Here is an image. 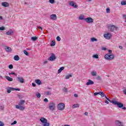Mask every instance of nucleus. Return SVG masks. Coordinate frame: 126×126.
<instances>
[{
	"mask_svg": "<svg viewBox=\"0 0 126 126\" xmlns=\"http://www.w3.org/2000/svg\"><path fill=\"white\" fill-rule=\"evenodd\" d=\"M36 96L37 97V98H40L41 97V94L39 93H36Z\"/></svg>",
	"mask_w": 126,
	"mask_h": 126,
	"instance_id": "31",
	"label": "nucleus"
},
{
	"mask_svg": "<svg viewBox=\"0 0 126 126\" xmlns=\"http://www.w3.org/2000/svg\"><path fill=\"white\" fill-rule=\"evenodd\" d=\"M9 68H10V69H12V68H13V65L12 64H10L9 65Z\"/></svg>",
	"mask_w": 126,
	"mask_h": 126,
	"instance_id": "36",
	"label": "nucleus"
},
{
	"mask_svg": "<svg viewBox=\"0 0 126 126\" xmlns=\"http://www.w3.org/2000/svg\"><path fill=\"white\" fill-rule=\"evenodd\" d=\"M11 74H13L14 75H16L15 72H11L9 73V75H11Z\"/></svg>",
	"mask_w": 126,
	"mask_h": 126,
	"instance_id": "44",
	"label": "nucleus"
},
{
	"mask_svg": "<svg viewBox=\"0 0 126 126\" xmlns=\"http://www.w3.org/2000/svg\"><path fill=\"white\" fill-rule=\"evenodd\" d=\"M123 93H124V94H125V95H126V89L123 91Z\"/></svg>",
	"mask_w": 126,
	"mask_h": 126,
	"instance_id": "50",
	"label": "nucleus"
},
{
	"mask_svg": "<svg viewBox=\"0 0 126 126\" xmlns=\"http://www.w3.org/2000/svg\"><path fill=\"white\" fill-rule=\"evenodd\" d=\"M17 124V122L16 121H14L13 123H11V126H13V125H16Z\"/></svg>",
	"mask_w": 126,
	"mask_h": 126,
	"instance_id": "38",
	"label": "nucleus"
},
{
	"mask_svg": "<svg viewBox=\"0 0 126 126\" xmlns=\"http://www.w3.org/2000/svg\"><path fill=\"white\" fill-rule=\"evenodd\" d=\"M35 83L38 84V85H41L42 84V82H41V81L39 79H37L35 80Z\"/></svg>",
	"mask_w": 126,
	"mask_h": 126,
	"instance_id": "21",
	"label": "nucleus"
},
{
	"mask_svg": "<svg viewBox=\"0 0 126 126\" xmlns=\"http://www.w3.org/2000/svg\"><path fill=\"white\" fill-rule=\"evenodd\" d=\"M4 109V106H3V105L0 106V110H3Z\"/></svg>",
	"mask_w": 126,
	"mask_h": 126,
	"instance_id": "39",
	"label": "nucleus"
},
{
	"mask_svg": "<svg viewBox=\"0 0 126 126\" xmlns=\"http://www.w3.org/2000/svg\"><path fill=\"white\" fill-rule=\"evenodd\" d=\"M48 109L50 111H55L56 110V103L51 101L48 104Z\"/></svg>",
	"mask_w": 126,
	"mask_h": 126,
	"instance_id": "2",
	"label": "nucleus"
},
{
	"mask_svg": "<svg viewBox=\"0 0 126 126\" xmlns=\"http://www.w3.org/2000/svg\"><path fill=\"white\" fill-rule=\"evenodd\" d=\"M74 97H78V95L77 94H74Z\"/></svg>",
	"mask_w": 126,
	"mask_h": 126,
	"instance_id": "51",
	"label": "nucleus"
},
{
	"mask_svg": "<svg viewBox=\"0 0 126 126\" xmlns=\"http://www.w3.org/2000/svg\"><path fill=\"white\" fill-rule=\"evenodd\" d=\"M24 54L26 55V56H29V53L26 51V50H24Z\"/></svg>",
	"mask_w": 126,
	"mask_h": 126,
	"instance_id": "33",
	"label": "nucleus"
},
{
	"mask_svg": "<svg viewBox=\"0 0 126 126\" xmlns=\"http://www.w3.org/2000/svg\"><path fill=\"white\" fill-rule=\"evenodd\" d=\"M40 122L43 124V126H50V123H48V120L44 118V117H42L40 118Z\"/></svg>",
	"mask_w": 126,
	"mask_h": 126,
	"instance_id": "3",
	"label": "nucleus"
},
{
	"mask_svg": "<svg viewBox=\"0 0 126 126\" xmlns=\"http://www.w3.org/2000/svg\"><path fill=\"white\" fill-rule=\"evenodd\" d=\"M123 16V17H124L125 19L126 20V15L124 14Z\"/></svg>",
	"mask_w": 126,
	"mask_h": 126,
	"instance_id": "52",
	"label": "nucleus"
},
{
	"mask_svg": "<svg viewBox=\"0 0 126 126\" xmlns=\"http://www.w3.org/2000/svg\"><path fill=\"white\" fill-rule=\"evenodd\" d=\"M4 124L2 122L0 121V126H4Z\"/></svg>",
	"mask_w": 126,
	"mask_h": 126,
	"instance_id": "43",
	"label": "nucleus"
},
{
	"mask_svg": "<svg viewBox=\"0 0 126 126\" xmlns=\"http://www.w3.org/2000/svg\"><path fill=\"white\" fill-rule=\"evenodd\" d=\"M122 109H123V110H126V107H124L123 108H122Z\"/></svg>",
	"mask_w": 126,
	"mask_h": 126,
	"instance_id": "62",
	"label": "nucleus"
},
{
	"mask_svg": "<svg viewBox=\"0 0 126 126\" xmlns=\"http://www.w3.org/2000/svg\"><path fill=\"white\" fill-rule=\"evenodd\" d=\"M119 48L121 49H123V47L122 46H119Z\"/></svg>",
	"mask_w": 126,
	"mask_h": 126,
	"instance_id": "61",
	"label": "nucleus"
},
{
	"mask_svg": "<svg viewBox=\"0 0 126 126\" xmlns=\"http://www.w3.org/2000/svg\"><path fill=\"white\" fill-rule=\"evenodd\" d=\"M105 103L106 104H108L109 103V101H108V100H106Z\"/></svg>",
	"mask_w": 126,
	"mask_h": 126,
	"instance_id": "60",
	"label": "nucleus"
},
{
	"mask_svg": "<svg viewBox=\"0 0 126 126\" xmlns=\"http://www.w3.org/2000/svg\"><path fill=\"white\" fill-rule=\"evenodd\" d=\"M94 96H96V95H98V93H94Z\"/></svg>",
	"mask_w": 126,
	"mask_h": 126,
	"instance_id": "54",
	"label": "nucleus"
},
{
	"mask_svg": "<svg viewBox=\"0 0 126 126\" xmlns=\"http://www.w3.org/2000/svg\"><path fill=\"white\" fill-rule=\"evenodd\" d=\"M48 63V61H44V63L45 64V63Z\"/></svg>",
	"mask_w": 126,
	"mask_h": 126,
	"instance_id": "57",
	"label": "nucleus"
},
{
	"mask_svg": "<svg viewBox=\"0 0 126 126\" xmlns=\"http://www.w3.org/2000/svg\"><path fill=\"white\" fill-rule=\"evenodd\" d=\"M57 58L56 57V56H55V54H52L51 56L48 58V61H51V62H53L54 60H56Z\"/></svg>",
	"mask_w": 126,
	"mask_h": 126,
	"instance_id": "11",
	"label": "nucleus"
},
{
	"mask_svg": "<svg viewBox=\"0 0 126 126\" xmlns=\"http://www.w3.org/2000/svg\"><path fill=\"white\" fill-rule=\"evenodd\" d=\"M15 90L16 91H20V89H15L14 88H11V87H8L7 90V93H10L11 91H14Z\"/></svg>",
	"mask_w": 126,
	"mask_h": 126,
	"instance_id": "7",
	"label": "nucleus"
},
{
	"mask_svg": "<svg viewBox=\"0 0 126 126\" xmlns=\"http://www.w3.org/2000/svg\"><path fill=\"white\" fill-rule=\"evenodd\" d=\"M57 40L60 42V41H61V37L60 36H57L56 38Z\"/></svg>",
	"mask_w": 126,
	"mask_h": 126,
	"instance_id": "42",
	"label": "nucleus"
},
{
	"mask_svg": "<svg viewBox=\"0 0 126 126\" xmlns=\"http://www.w3.org/2000/svg\"><path fill=\"white\" fill-rule=\"evenodd\" d=\"M69 77H72V75L69 74L66 76L65 79H68Z\"/></svg>",
	"mask_w": 126,
	"mask_h": 126,
	"instance_id": "28",
	"label": "nucleus"
},
{
	"mask_svg": "<svg viewBox=\"0 0 126 126\" xmlns=\"http://www.w3.org/2000/svg\"><path fill=\"white\" fill-rule=\"evenodd\" d=\"M37 38L36 36H34V37H32V41H36L37 40Z\"/></svg>",
	"mask_w": 126,
	"mask_h": 126,
	"instance_id": "32",
	"label": "nucleus"
},
{
	"mask_svg": "<svg viewBox=\"0 0 126 126\" xmlns=\"http://www.w3.org/2000/svg\"><path fill=\"white\" fill-rule=\"evenodd\" d=\"M108 28L109 30L111 31V32H114V30H116V31H118L119 30V28L114 26L113 25H109Z\"/></svg>",
	"mask_w": 126,
	"mask_h": 126,
	"instance_id": "5",
	"label": "nucleus"
},
{
	"mask_svg": "<svg viewBox=\"0 0 126 126\" xmlns=\"http://www.w3.org/2000/svg\"><path fill=\"white\" fill-rule=\"evenodd\" d=\"M0 19L2 20V16H0Z\"/></svg>",
	"mask_w": 126,
	"mask_h": 126,
	"instance_id": "63",
	"label": "nucleus"
},
{
	"mask_svg": "<svg viewBox=\"0 0 126 126\" xmlns=\"http://www.w3.org/2000/svg\"><path fill=\"white\" fill-rule=\"evenodd\" d=\"M93 58H94V59H98L99 56L97 54H95L93 55Z\"/></svg>",
	"mask_w": 126,
	"mask_h": 126,
	"instance_id": "30",
	"label": "nucleus"
},
{
	"mask_svg": "<svg viewBox=\"0 0 126 126\" xmlns=\"http://www.w3.org/2000/svg\"><path fill=\"white\" fill-rule=\"evenodd\" d=\"M100 95L101 96V97H104V96L105 95V94H104V93L102 92Z\"/></svg>",
	"mask_w": 126,
	"mask_h": 126,
	"instance_id": "45",
	"label": "nucleus"
},
{
	"mask_svg": "<svg viewBox=\"0 0 126 126\" xmlns=\"http://www.w3.org/2000/svg\"><path fill=\"white\" fill-rule=\"evenodd\" d=\"M104 37L107 40H110L112 37V34L111 33H107L104 34Z\"/></svg>",
	"mask_w": 126,
	"mask_h": 126,
	"instance_id": "9",
	"label": "nucleus"
},
{
	"mask_svg": "<svg viewBox=\"0 0 126 126\" xmlns=\"http://www.w3.org/2000/svg\"><path fill=\"white\" fill-rule=\"evenodd\" d=\"M5 51L6 52H8V53H10L11 52V51H12L11 48L8 46H6Z\"/></svg>",
	"mask_w": 126,
	"mask_h": 126,
	"instance_id": "18",
	"label": "nucleus"
},
{
	"mask_svg": "<svg viewBox=\"0 0 126 126\" xmlns=\"http://www.w3.org/2000/svg\"><path fill=\"white\" fill-rule=\"evenodd\" d=\"M6 35H12L13 34V31H9L6 33Z\"/></svg>",
	"mask_w": 126,
	"mask_h": 126,
	"instance_id": "22",
	"label": "nucleus"
},
{
	"mask_svg": "<svg viewBox=\"0 0 126 126\" xmlns=\"http://www.w3.org/2000/svg\"><path fill=\"white\" fill-rule=\"evenodd\" d=\"M1 5H2V6H4V7H7L9 5L8 3L6 2H3L1 3Z\"/></svg>",
	"mask_w": 126,
	"mask_h": 126,
	"instance_id": "17",
	"label": "nucleus"
},
{
	"mask_svg": "<svg viewBox=\"0 0 126 126\" xmlns=\"http://www.w3.org/2000/svg\"><path fill=\"white\" fill-rule=\"evenodd\" d=\"M85 115H86V116H87L88 115V112H85Z\"/></svg>",
	"mask_w": 126,
	"mask_h": 126,
	"instance_id": "58",
	"label": "nucleus"
},
{
	"mask_svg": "<svg viewBox=\"0 0 126 126\" xmlns=\"http://www.w3.org/2000/svg\"><path fill=\"white\" fill-rule=\"evenodd\" d=\"M122 5H126V1H123L121 2Z\"/></svg>",
	"mask_w": 126,
	"mask_h": 126,
	"instance_id": "35",
	"label": "nucleus"
},
{
	"mask_svg": "<svg viewBox=\"0 0 126 126\" xmlns=\"http://www.w3.org/2000/svg\"><path fill=\"white\" fill-rule=\"evenodd\" d=\"M14 60L15 61H19V60H20V58H19V56H18V55H16L14 57Z\"/></svg>",
	"mask_w": 126,
	"mask_h": 126,
	"instance_id": "20",
	"label": "nucleus"
},
{
	"mask_svg": "<svg viewBox=\"0 0 126 126\" xmlns=\"http://www.w3.org/2000/svg\"><path fill=\"white\" fill-rule=\"evenodd\" d=\"M93 84H94V82L91 80H89L88 82L86 83V85H93Z\"/></svg>",
	"mask_w": 126,
	"mask_h": 126,
	"instance_id": "16",
	"label": "nucleus"
},
{
	"mask_svg": "<svg viewBox=\"0 0 126 126\" xmlns=\"http://www.w3.org/2000/svg\"><path fill=\"white\" fill-rule=\"evenodd\" d=\"M92 75L93 76H96V75H97V72L96 71L92 72Z\"/></svg>",
	"mask_w": 126,
	"mask_h": 126,
	"instance_id": "27",
	"label": "nucleus"
},
{
	"mask_svg": "<svg viewBox=\"0 0 126 126\" xmlns=\"http://www.w3.org/2000/svg\"><path fill=\"white\" fill-rule=\"evenodd\" d=\"M108 52H109V53L111 55V54H112V50H109L108 51Z\"/></svg>",
	"mask_w": 126,
	"mask_h": 126,
	"instance_id": "53",
	"label": "nucleus"
},
{
	"mask_svg": "<svg viewBox=\"0 0 126 126\" xmlns=\"http://www.w3.org/2000/svg\"><path fill=\"white\" fill-rule=\"evenodd\" d=\"M98 95H101V94H102V92H99L98 93Z\"/></svg>",
	"mask_w": 126,
	"mask_h": 126,
	"instance_id": "56",
	"label": "nucleus"
},
{
	"mask_svg": "<svg viewBox=\"0 0 126 126\" xmlns=\"http://www.w3.org/2000/svg\"><path fill=\"white\" fill-rule=\"evenodd\" d=\"M64 69V67H61L59 70H58V73H61L63 70Z\"/></svg>",
	"mask_w": 126,
	"mask_h": 126,
	"instance_id": "23",
	"label": "nucleus"
},
{
	"mask_svg": "<svg viewBox=\"0 0 126 126\" xmlns=\"http://www.w3.org/2000/svg\"><path fill=\"white\" fill-rule=\"evenodd\" d=\"M105 60H108V61H112V60H114L115 58V56L114 54H106L104 56Z\"/></svg>",
	"mask_w": 126,
	"mask_h": 126,
	"instance_id": "4",
	"label": "nucleus"
},
{
	"mask_svg": "<svg viewBox=\"0 0 126 126\" xmlns=\"http://www.w3.org/2000/svg\"><path fill=\"white\" fill-rule=\"evenodd\" d=\"M5 78H6V79H7V80H8V81H13V79L12 78H11V77H9V76H6L5 77Z\"/></svg>",
	"mask_w": 126,
	"mask_h": 126,
	"instance_id": "19",
	"label": "nucleus"
},
{
	"mask_svg": "<svg viewBox=\"0 0 126 126\" xmlns=\"http://www.w3.org/2000/svg\"><path fill=\"white\" fill-rule=\"evenodd\" d=\"M32 85L33 87H36V84L35 83H32Z\"/></svg>",
	"mask_w": 126,
	"mask_h": 126,
	"instance_id": "49",
	"label": "nucleus"
},
{
	"mask_svg": "<svg viewBox=\"0 0 126 126\" xmlns=\"http://www.w3.org/2000/svg\"><path fill=\"white\" fill-rule=\"evenodd\" d=\"M63 126H69V125H64Z\"/></svg>",
	"mask_w": 126,
	"mask_h": 126,
	"instance_id": "64",
	"label": "nucleus"
},
{
	"mask_svg": "<svg viewBox=\"0 0 126 126\" xmlns=\"http://www.w3.org/2000/svg\"><path fill=\"white\" fill-rule=\"evenodd\" d=\"M102 50H103V51H106V50H107V48H106V47H103V48H102Z\"/></svg>",
	"mask_w": 126,
	"mask_h": 126,
	"instance_id": "48",
	"label": "nucleus"
},
{
	"mask_svg": "<svg viewBox=\"0 0 126 126\" xmlns=\"http://www.w3.org/2000/svg\"><path fill=\"white\" fill-rule=\"evenodd\" d=\"M85 20L87 22V23H93L94 20L91 17H88L85 18Z\"/></svg>",
	"mask_w": 126,
	"mask_h": 126,
	"instance_id": "10",
	"label": "nucleus"
},
{
	"mask_svg": "<svg viewBox=\"0 0 126 126\" xmlns=\"http://www.w3.org/2000/svg\"><path fill=\"white\" fill-rule=\"evenodd\" d=\"M116 125L117 126H124V123H123L122 122H121L120 121H116Z\"/></svg>",
	"mask_w": 126,
	"mask_h": 126,
	"instance_id": "14",
	"label": "nucleus"
},
{
	"mask_svg": "<svg viewBox=\"0 0 126 126\" xmlns=\"http://www.w3.org/2000/svg\"><path fill=\"white\" fill-rule=\"evenodd\" d=\"M106 97V99H107V100H108V101H110V99L108 98V97Z\"/></svg>",
	"mask_w": 126,
	"mask_h": 126,
	"instance_id": "59",
	"label": "nucleus"
},
{
	"mask_svg": "<svg viewBox=\"0 0 126 126\" xmlns=\"http://www.w3.org/2000/svg\"><path fill=\"white\" fill-rule=\"evenodd\" d=\"M57 108L58 110L63 111V110H64V108H65V105L63 103H59L58 105Z\"/></svg>",
	"mask_w": 126,
	"mask_h": 126,
	"instance_id": "6",
	"label": "nucleus"
},
{
	"mask_svg": "<svg viewBox=\"0 0 126 126\" xmlns=\"http://www.w3.org/2000/svg\"><path fill=\"white\" fill-rule=\"evenodd\" d=\"M38 29H41V30H42V27H38Z\"/></svg>",
	"mask_w": 126,
	"mask_h": 126,
	"instance_id": "55",
	"label": "nucleus"
},
{
	"mask_svg": "<svg viewBox=\"0 0 126 126\" xmlns=\"http://www.w3.org/2000/svg\"><path fill=\"white\" fill-rule=\"evenodd\" d=\"M49 2L50 3H55V0H49Z\"/></svg>",
	"mask_w": 126,
	"mask_h": 126,
	"instance_id": "40",
	"label": "nucleus"
},
{
	"mask_svg": "<svg viewBox=\"0 0 126 126\" xmlns=\"http://www.w3.org/2000/svg\"><path fill=\"white\" fill-rule=\"evenodd\" d=\"M25 103V100H21L20 102L19 103V105H16V109H19L20 111H23L25 109V106H22L24 105Z\"/></svg>",
	"mask_w": 126,
	"mask_h": 126,
	"instance_id": "1",
	"label": "nucleus"
},
{
	"mask_svg": "<svg viewBox=\"0 0 126 126\" xmlns=\"http://www.w3.org/2000/svg\"><path fill=\"white\" fill-rule=\"evenodd\" d=\"M72 108L73 109H74V108H79V104H76L73 105Z\"/></svg>",
	"mask_w": 126,
	"mask_h": 126,
	"instance_id": "24",
	"label": "nucleus"
},
{
	"mask_svg": "<svg viewBox=\"0 0 126 126\" xmlns=\"http://www.w3.org/2000/svg\"><path fill=\"white\" fill-rule=\"evenodd\" d=\"M4 29V27H0V30L3 31Z\"/></svg>",
	"mask_w": 126,
	"mask_h": 126,
	"instance_id": "46",
	"label": "nucleus"
},
{
	"mask_svg": "<svg viewBox=\"0 0 126 126\" xmlns=\"http://www.w3.org/2000/svg\"><path fill=\"white\" fill-rule=\"evenodd\" d=\"M91 40L92 42H94V41H95L96 42V41H97V39L95 38L94 37L91 38Z\"/></svg>",
	"mask_w": 126,
	"mask_h": 126,
	"instance_id": "29",
	"label": "nucleus"
},
{
	"mask_svg": "<svg viewBox=\"0 0 126 126\" xmlns=\"http://www.w3.org/2000/svg\"><path fill=\"white\" fill-rule=\"evenodd\" d=\"M46 95H51L52 94V93H51V92H46L45 93Z\"/></svg>",
	"mask_w": 126,
	"mask_h": 126,
	"instance_id": "34",
	"label": "nucleus"
},
{
	"mask_svg": "<svg viewBox=\"0 0 126 126\" xmlns=\"http://www.w3.org/2000/svg\"><path fill=\"white\" fill-rule=\"evenodd\" d=\"M50 45L51 47H53L56 45V41H55L54 40H52Z\"/></svg>",
	"mask_w": 126,
	"mask_h": 126,
	"instance_id": "25",
	"label": "nucleus"
},
{
	"mask_svg": "<svg viewBox=\"0 0 126 126\" xmlns=\"http://www.w3.org/2000/svg\"><path fill=\"white\" fill-rule=\"evenodd\" d=\"M106 13H110V8H106Z\"/></svg>",
	"mask_w": 126,
	"mask_h": 126,
	"instance_id": "41",
	"label": "nucleus"
},
{
	"mask_svg": "<svg viewBox=\"0 0 126 126\" xmlns=\"http://www.w3.org/2000/svg\"><path fill=\"white\" fill-rule=\"evenodd\" d=\"M63 91L64 92H65V93H66V92H67V89L66 88H64L63 89Z\"/></svg>",
	"mask_w": 126,
	"mask_h": 126,
	"instance_id": "37",
	"label": "nucleus"
},
{
	"mask_svg": "<svg viewBox=\"0 0 126 126\" xmlns=\"http://www.w3.org/2000/svg\"><path fill=\"white\" fill-rule=\"evenodd\" d=\"M50 19H51V20H56L57 19V15L55 14L51 15Z\"/></svg>",
	"mask_w": 126,
	"mask_h": 126,
	"instance_id": "13",
	"label": "nucleus"
},
{
	"mask_svg": "<svg viewBox=\"0 0 126 126\" xmlns=\"http://www.w3.org/2000/svg\"><path fill=\"white\" fill-rule=\"evenodd\" d=\"M69 4L71 5V6H73V7H74L75 8H77V7H78V5H76V4H75L73 1H70L69 2Z\"/></svg>",
	"mask_w": 126,
	"mask_h": 126,
	"instance_id": "12",
	"label": "nucleus"
},
{
	"mask_svg": "<svg viewBox=\"0 0 126 126\" xmlns=\"http://www.w3.org/2000/svg\"><path fill=\"white\" fill-rule=\"evenodd\" d=\"M44 102H46V103H48V102H49V100L47 98H45Z\"/></svg>",
	"mask_w": 126,
	"mask_h": 126,
	"instance_id": "47",
	"label": "nucleus"
},
{
	"mask_svg": "<svg viewBox=\"0 0 126 126\" xmlns=\"http://www.w3.org/2000/svg\"><path fill=\"white\" fill-rule=\"evenodd\" d=\"M18 81H19L20 83H24V79L23 77H17Z\"/></svg>",
	"mask_w": 126,
	"mask_h": 126,
	"instance_id": "15",
	"label": "nucleus"
},
{
	"mask_svg": "<svg viewBox=\"0 0 126 126\" xmlns=\"http://www.w3.org/2000/svg\"><path fill=\"white\" fill-rule=\"evenodd\" d=\"M112 103L113 104H114V105H117L119 108H123V107H124V104L122 103H120L117 101H113Z\"/></svg>",
	"mask_w": 126,
	"mask_h": 126,
	"instance_id": "8",
	"label": "nucleus"
},
{
	"mask_svg": "<svg viewBox=\"0 0 126 126\" xmlns=\"http://www.w3.org/2000/svg\"><path fill=\"white\" fill-rule=\"evenodd\" d=\"M79 19L80 20H85V18H84V16H80L79 17Z\"/></svg>",
	"mask_w": 126,
	"mask_h": 126,
	"instance_id": "26",
	"label": "nucleus"
}]
</instances>
